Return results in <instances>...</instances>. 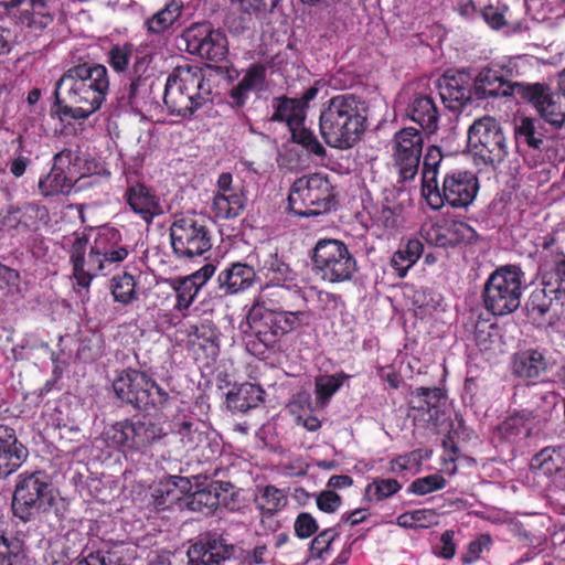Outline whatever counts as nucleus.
<instances>
[{
	"mask_svg": "<svg viewBox=\"0 0 565 565\" xmlns=\"http://www.w3.org/2000/svg\"><path fill=\"white\" fill-rule=\"evenodd\" d=\"M108 70L99 63H78L68 67L54 88L57 113L65 118L85 120L96 113L109 90Z\"/></svg>",
	"mask_w": 565,
	"mask_h": 565,
	"instance_id": "nucleus-1",
	"label": "nucleus"
},
{
	"mask_svg": "<svg viewBox=\"0 0 565 565\" xmlns=\"http://www.w3.org/2000/svg\"><path fill=\"white\" fill-rule=\"evenodd\" d=\"M365 103L354 94L331 97L322 105L319 130L326 143L335 149L353 148L366 130Z\"/></svg>",
	"mask_w": 565,
	"mask_h": 565,
	"instance_id": "nucleus-2",
	"label": "nucleus"
},
{
	"mask_svg": "<svg viewBox=\"0 0 565 565\" xmlns=\"http://www.w3.org/2000/svg\"><path fill=\"white\" fill-rule=\"evenodd\" d=\"M205 76L198 65L184 64L173 68L164 85L163 103L171 115L191 117L206 98Z\"/></svg>",
	"mask_w": 565,
	"mask_h": 565,
	"instance_id": "nucleus-3",
	"label": "nucleus"
},
{
	"mask_svg": "<svg viewBox=\"0 0 565 565\" xmlns=\"http://www.w3.org/2000/svg\"><path fill=\"white\" fill-rule=\"evenodd\" d=\"M116 397L139 411H162L168 407L171 396L146 372L127 367L116 372L113 381Z\"/></svg>",
	"mask_w": 565,
	"mask_h": 565,
	"instance_id": "nucleus-4",
	"label": "nucleus"
},
{
	"mask_svg": "<svg viewBox=\"0 0 565 565\" xmlns=\"http://www.w3.org/2000/svg\"><path fill=\"white\" fill-rule=\"evenodd\" d=\"M468 147L475 161L498 168L510 153V141L505 127L494 117L482 116L468 128Z\"/></svg>",
	"mask_w": 565,
	"mask_h": 565,
	"instance_id": "nucleus-5",
	"label": "nucleus"
},
{
	"mask_svg": "<svg viewBox=\"0 0 565 565\" xmlns=\"http://www.w3.org/2000/svg\"><path fill=\"white\" fill-rule=\"evenodd\" d=\"M525 274L520 266L505 265L497 268L483 287V303L493 316L514 312L521 303Z\"/></svg>",
	"mask_w": 565,
	"mask_h": 565,
	"instance_id": "nucleus-6",
	"label": "nucleus"
},
{
	"mask_svg": "<svg viewBox=\"0 0 565 565\" xmlns=\"http://www.w3.org/2000/svg\"><path fill=\"white\" fill-rule=\"evenodd\" d=\"M55 501L54 488L44 471L18 476L12 498L13 514L28 522L50 511Z\"/></svg>",
	"mask_w": 565,
	"mask_h": 565,
	"instance_id": "nucleus-7",
	"label": "nucleus"
},
{
	"mask_svg": "<svg viewBox=\"0 0 565 565\" xmlns=\"http://www.w3.org/2000/svg\"><path fill=\"white\" fill-rule=\"evenodd\" d=\"M166 435L161 424L146 415H135L114 423L105 431V440L125 454H143Z\"/></svg>",
	"mask_w": 565,
	"mask_h": 565,
	"instance_id": "nucleus-8",
	"label": "nucleus"
},
{
	"mask_svg": "<svg viewBox=\"0 0 565 565\" xmlns=\"http://www.w3.org/2000/svg\"><path fill=\"white\" fill-rule=\"evenodd\" d=\"M312 268L324 281H349L358 271V262L348 245L333 238H320L311 252Z\"/></svg>",
	"mask_w": 565,
	"mask_h": 565,
	"instance_id": "nucleus-9",
	"label": "nucleus"
},
{
	"mask_svg": "<svg viewBox=\"0 0 565 565\" xmlns=\"http://www.w3.org/2000/svg\"><path fill=\"white\" fill-rule=\"evenodd\" d=\"M332 185L328 178L313 173L297 179L288 195L290 212L297 216L319 215L331 209Z\"/></svg>",
	"mask_w": 565,
	"mask_h": 565,
	"instance_id": "nucleus-10",
	"label": "nucleus"
},
{
	"mask_svg": "<svg viewBox=\"0 0 565 565\" xmlns=\"http://www.w3.org/2000/svg\"><path fill=\"white\" fill-rule=\"evenodd\" d=\"M153 54L138 52L132 63L127 82L119 87L116 98L121 106L130 107L136 113L150 108L156 99L152 95L154 81L151 79Z\"/></svg>",
	"mask_w": 565,
	"mask_h": 565,
	"instance_id": "nucleus-11",
	"label": "nucleus"
},
{
	"mask_svg": "<svg viewBox=\"0 0 565 565\" xmlns=\"http://www.w3.org/2000/svg\"><path fill=\"white\" fill-rule=\"evenodd\" d=\"M479 190L477 177L468 171H454L447 173L443 185L438 182L433 188L426 190L423 198L427 205L435 211L444 205L452 209H467L475 200Z\"/></svg>",
	"mask_w": 565,
	"mask_h": 565,
	"instance_id": "nucleus-12",
	"label": "nucleus"
},
{
	"mask_svg": "<svg viewBox=\"0 0 565 565\" xmlns=\"http://www.w3.org/2000/svg\"><path fill=\"white\" fill-rule=\"evenodd\" d=\"M170 239L179 259L200 257L212 248V233L206 222L195 215L175 217L170 226Z\"/></svg>",
	"mask_w": 565,
	"mask_h": 565,
	"instance_id": "nucleus-13",
	"label": "nucleus"
},
{
	"mask_svg": "<svg viewBox=\"0 0 565 565\" xmlns=\"http://www.w3.org/2000/svg\"><path fill=\"white\" fill-rule=\"evenodd\" d=\"M515 65L508 60L492 61L475 76L473 95L478 100L519 95V85L527 83L512 82L516 75Z\"/></svg>",
	"mask_w": 565,
	"mask_h": 565,
	"instance_id": "nucleus-14",
	"label": "nucleus"
},
{
	"mask_svg": "<svg viewBox=\"0 0 565 565\" xmlns=\"http://www.w3.org/2000/svg\"><path fill=\"white\" fill-rule=\"evenodd\" d=\"M423 146V134L414 127H405L394 134L392 159L401 181L413 180L418 173Z\"/></svg>",
	"mask_w": 565,
	"mask_h": 565,
	"instance_id": "nucleus-15",
	"label": "nucleus"
},
{
	"mask_svg": "<svg viewBox=\"0 0 565 565\" xmlns=\"http://www.w3.org/2000/svg\"><path fill=\"white\" fill-rule=\"evenodd\" d=\"M63 248L68 255L73 277L82 288H89L93 279L104 270L102 262L94 254L88 236L84 232H74L64 237Z\"/></svg>",
	"mask_w": 565,
	"mask_h": 565,
	"instance_id": "nucleus-16",
	"label": "nucleus"
},
{
	"mask_svg": "<svg viewBox=\"0 0 565 565\" xmlns=\"http://www.w3.org/2000/svg\"><path fill=\"white\" fill-rule=\"evenodd\" d=\"M236 553L228 534L218 531L201 533L188 550V565H222Z\"/></svg>",
	"mask_w": 565,
	"mask_h": 565,
	"instance_id": "nucleus-17",
	"label": "nucleus"
},
{
	"mask_svg": "<svg viewBox=\"0 0 565 565\" xmlns=\"http://www.w3.org/2000/svg\"><path fill=\"white\" fill-rule=\"evenodd\" d=\"M188 50L201 58L222 62L228 53L225 33L215 30L210 23H196L184 32Z\"/></svg>",
	"mask_w": 565,
	"mask_h": 565,
	"instance_id": "nucleus-18",
	"label": "nucleus"
},
{
	"mask_svg": "<svg viewBox=\"0 0 565 565\" xmlns=\"http://www.w3.org/2000/svg\"><path fill=\"white\" fill-rule=\"evenodd\" d=\"M519 87V96L531 104L544 121L555 129H561L565 125V107L559 95L553 93L547 84L527 83Z\"/></svg>",
	"mask_w": 565,
	"mask_h": 565,
	"instance_id": "nucleus-19",
	"label": "nucleus"
},
{
	"mask_svg": "<svg viewBox=\"0 0 565 565\" xmlns=\"http://www.w3.org/2000/svg\"><path fill=\"white\" fill-rule=\"evenodd\" d=\"M556 401L557 396L554 392L543 391L536 385L516 386L513 394V404L518 407L515 411L537 427L542 422L547 420Z\"/></svg>",
	"mask_w": 565,
	"mask_h": 565,
	"instance_id": "nucleus-20",
	"label": "nucleus"
},
{
	"mask_svg": "<svg viewBox=\"0 0 565 565\" xmlns=\"http://www.w3.org/2000/svg\"><path fill=\"white\" fill-rule=\"evenodd\" d=\"M193 488L184 493L183 503L180 507L192 512H200L204 515L213 514L220 505V491L228 492L233 488L231 482L211 481L206 482V476H193Z\"/></svg>",
	"mask_w": 565,
	"mask_h": 565,
	"instance_id": "nucleus-21",
	"label": "nucleus"
},
{
	"mask_svg": "<svg viewBox=\"0 0 565 565\" xmlns=\"http://www.w3.org/2000/svg\"><path fill=\"white\" fill-rule=\"evenodd\" d=\"M437 87L444 105L451 111H461L475 97L472 76L466 70L445 72Z\"/></svg>",
	"mask_w": 565,
	"mask_h": 565,
	"instance_id": "nucleus-22",
	"label": "nucleus"
},
{
	"mask_svg": "<svg viewBox=\"0 0 565 565\" xmlns=\"http://www.w3.org/2000/svg\"><path fill=\"white\" fill-rule=\"evenodd\" d=\"M215 271L216 266L212 263H207L191 275L168 279V285L175 294L173 309L182 313L183 317H186L185 312L193 305L200 290L212 278Z\"/></svg>",
	"mask_w": 565,
	"mask_h": 565,
	"instance_id": "nucleus-23",
	"label": "nucleus"
},
{
	"mask_svg": "<svg viewBox=\"0 0 565 565\" xmlns=\"http://www.w3.org/2000/svg\"><path fill=\"white\" fill-rule=\"evenodd\" d=\"M318 93L319 88L317 86H310L299 98L288 96L274 98L271 120L285 122L289 131L299 126H303L309 103L317 97Z\"/></svg>",
	"mask_w": 565,
	"mask_h": 565,
	"instance_id": "nucleus-24",
	"label": "nucleus"
},
{
	"mask_svg": "<svg viewBox=\"0 0 565 565\" xmlns=\"http://www.w3.org/2000/svg\"><path fill=\"white\" fill-rule=\"evenodd\" d=\"M423 236L430 245L441 248L456 247L461 244H472L478 234L466 222L454 221L450 224H431L422 230Z\"/></svg>",
	"mask_w": 565,
	"mask_h": 565,
	"instance_id": "nucleus-25",
	"label": "nucleus"
},
{
	"mask_svg": "<svg viewBox=\"0 0 565 565\" xmlns=\"http://www.w3.org/2000/svg\"><path fill=\"white\" fill-rule=\"evenodd\" d=\"M246 198L243 191L233 186V175L223 172L217 179V192L213 198L212 211L216 218L237 217L245 209Z\"/></svg>",
	"mask_w": 565,
	"mask_h": 565,
	"instance_id": "nucleus-26",
	"label": "nucleus"
},
{
	"mask_svg": "<svg viewBox=\"0 0 565 565\" xmlns=\"http://www.w3.org/2000/svg\"><path fill=\"white\" fill-rule=\"evenodd\" d=\"M551 369L550 359L537 349L516 352L512 358V374L526 381V385L543 383Z\"/></svg>",
	"mask_w": 565,
	"mask_h": 565,
	"instance_id": "nucleus-27",
	"label": "nucleus"
},
{
	"mask_svg": "<svg viewBox=\"0 0 565 565\" xmlns=\"http://www.w3.org/2000/svg\"><path fill=\"white\" fill-rule=\"evenodd\" d=\"M90 246L94 254L100 259L104 269L124 262L129 255L128 248L122 245L120 231L111 226L98 228Z\"/></svg>",
	"mask_w": 565,
	"mask_h": 565,
	"instance_id": "nucleus-28",
	"label": "nucleus"
},
{
	"mask_svg": "<svg viewBox=\"0 0 565 565\" xmlns=\"http://www.w3.org/2000/svg\"><path fill=\"white\" fill-rule=\"evenodd\" d=\"M447 396L439 387H417L411 406L424 422L438 426L445 416Z\"/></svg>",
	"mask_w": 565,
	"mask_h": 565,
	"instance_id": "nucleus-29",
	"label": "nucleus"
},
{
	"mask_svg": "<svg viewBox=\"0 0 565 565\" xmlns=\"http://www.w3.org/2000/svg\"><path fill=\"white\" fill-rule=\"evenodd\" d=\"M259 301L268 312H276L285 308H294L299 305H306L307 298L305 291L292 282L282 285H264L259 294Z\"/></svg>",
	"mask_w": 565,
	"mask_h": 565,
	"instance_id": "nucleus-30",
	"label": "nucleus"
},
{
	"mask_svg": "<svg viewBox=\"0 0 565 565\" xmlns=\"http://www.w3.org/2000/svg\"><path fill=\"white\" fill-rule=\"evenodd\" d=\"M28 456L29 450L19 441L15 430L0 425V480L15 472Z\"/></svg>",
	"mask_w": 565,
	"mask_h": 565,
	"instance_id": "nucleus-31",
	"label": "nucleus"
},
{
	"mask_svg": "<svg viewBox=\"0 0 565 565\" xmlns=\"http://www.w3.org/2000/svg\"><path fill=\"white\" fill-rule=\"evenodd\" d=\"M124 199L129 209L146 223H151L163 212L158 196L145 183L128 185Z\"/></svg>",
	"mask_w": 565,
	"mask_h": 565,
	"instance_id": "nucleus-32",
	"label": "nucleus"
},
{
	"mask_svg": "<svg viewBox=\"0 0 565 565\" xmlns=\"http://www.w3.org/2000/svg\"><path fill=\"white\" fill-rule=\"evenodd\" d=\"M405 114L426 134H434L438 129L439 110L430 94L415 93L407 104Z\"/></svg>",
	"mask_w": 565,
	"mask_h": 565,
	"instance_id": "nucleus-33",
	"label": "nucleus"
},
{
	"mask_svg": "<svg viewBox=\"0 0 565 565\" xmlns=\"http://www.w3.org/2000/svg\"><path fill=\"white\" fill-rule=\"evenodd\" d=\"M266 81V68L260 63L248 66L242 78L228 92V104L233 108H243L250 94L263 90Z\"/></svg>",
	"mask_w": 565,
	"mask_h": 565,
	"instance_id": "nucleus-34",
	"label": "nucleus"
},
{
	"mask_svg": "<svg viewBox=\"0 0 565 565\" xmlns=\"http://www.w3.org/2000/svg\"><path fill=\"white\" fill-rule=\"evenodd\" d=\"M398 195L399 192L395 189L386 190L372 216L373 223L388 234L396 232L405 222V205L398 200Z\"/></svg>",
	"mask_w": 565,
	"mask_h": 565,
	"instance_id": "nucleus-35",
	"label": "nucleus"
},
{
	"mask_svg": "<svg viewBox=\"0 0 565 565\" xmlns=\"http://www.w3.org/2000/svg\"><path fill=\"white\" fill-rule=\"evenodd\" d=\"M257 279L256 270L253 266L235 262L228 264L217 276L218 288L225 295H236L243 292L255 284Z\"/></svg>",
	"mask_w": 565,
	"mask_h": 565,
	"instance_id": "nucleus-36",
	"label": "nucleus"
},
{
	"mask_svg": "<svg viewBox=\"0 0 565 565\" xmlns=\"http://www.w3.org/2000/svg\"><path fill=\"white\" fill-rule=\"evenodd\" d=\"M193 488L190 478L181 476H167L152 488L151 495L158 509H166L173 503H183L184 493Z\"/></svg>",
	"mask_w": 565,
	"mask_h": 565,
	"instance_id": "nucleus-37",
	"label": "nucleus"
},
{
	"mask_svg": "<svg viewBox=\"0 0 565 565\" xmlns=\"http://www.w3.org/2000/svg\"><path fill=\"white\" fill-rule=\"evenodd\" d=\"M514 141L518 148L524 146L540 152L547 148L545 129L537 119L532 117H521L515 121Z\"/></svg>",
	"mask_w": 565,
	"mask_h": 565,
	"instance_id": "nucleus-38",
	"label": "nucleus"
},
{
	"mask_svg": "<svg viewBox=\"0 0 565 565\" xmlns=\"http://www.w3.org/2000/svg\"><path fill=\"white\" fill-rule=\"evenodd\" d=\"M540 427L535 426L526 417L522 416L518 411L508 416L494 429V434L501 439L510 444H520L537 433Z\"/></svg>",
	"mask_w": 565,
	"mask_h": 565,
	"instance_id": "nucleus-39",
	"label": "nucleus"
},
{
	"mask_svg": "<svg viewBox=\"0 0 565 565\" xmlns=\"http://www.w3.org/2000/svg\"><path fill=\"white\" fill-rule=\"evenodd\" d=\"M257 278L264 279V285H282L295 280V273L277 253H268L258 258Z\"/></svg>",
	"mask_w": 565,
	"mask_h": 565,
	"instance_id": "nucleus-40",
	"label": "nucleus"
},
{
	"mask_svg": "<svg viewBox=\"0 0 565 565\" xmlns=\"http://www.w3.org/2000/svg\"><path fill=\"white\" fill-rule=\"evenodd\" d=\"M286 503L287 497L282 490L271 484L264 487L257 501V508L260 510L262 514V525L271 531H276L277 527H279V521L275 519V514L280 511Z\"/></svg>",
	"mask_w": 565,
	"mask_h": 565,
	"instance_id": "nucleus-41",
	"label": "nucleus"
},
{
	"mask_svg": "<svg viewBox=\"0 0 565 565\" xmlns=\"http://www.w3.org/2000/svg\"><path fill=\"white\" fill-rule=\"evenodd\" d=\"M264 390L253 383H244L236 390L228 392L226 397L227 407L232 412L246 413L258 407L264 402Z\"/></svg>",
	"mask_w": 565,
	"mask_h": 565,
	"instance_id": "nucleus-42",
	"label": "nucleus"
},
{
	"mask_svg": "<svg viewBox=\"0 0 565 565\" xmlns=\"http://www.w3.org/2000/svg\"><path fill=\"white\" fill-rule=\"evenodd\" d=\"M182 11L183 3L181 1H169L161 10L145 21L148 33L159 35L169 31L179 20Z\"/></svg>",
	"mask_w": 565,
	"mask_h": 565,
	"instance_id": "nucleus-43",
	"label": "nucleus"
},
{
	"mask_svg": "<svg viewBox=\"0 0 565 565\" xmlns=\"http://www.w3.org/2000/svg\"><path fill=\"white\" fill-rule=\"evenodd\" d=\"M138 52L148 51L136 49L130 42L114 44L106 53V62L115 73L129 75Z\"/></svg>",
	"mask_w": 565,
	"mask_h": 565,
	"instance_id": "nucleus-44",
	"label": "nucleus"
},
{
	"mask_svg": "<svg viewBox=\"0 0 565 565\" xmlns=\"http://www.w3.org/2000/svg\"><path fill=\"white\" fill-rule=\"evenodd\" d=\"M531 468L553 476L565 468V446L545 447L531 460Z\"/></svg>",
	"mask_w": 565,
	"mask_h": 565,
	"instance_id": "nucleus-45",
	"label": "nucleus"
},
{
	"mask_svg": "<svg viewBox=\"0 0 565 565\" xmlns=\"http://www.w3.org/2000/svg\"><path fill=\"white\" fill-rule=\"evenodd\" d=\"M255 313L252 312L249 317L253 319L250 327L255 330L257 340L267 349H274L284 337L280 328L278 329L277 317L274 312L263 315L258 321L255 320Z\"/></svg>",
	"mask_w": 565,
	"mask_h": 565,
	"instance_id": "nucleus-46",
	"label": "nucleus"
},
{
	"mask_svg": "<svg viewBox=\"0 0 565 565\" xmlns=\"http://www.w3.org/2000/svg\"><path fill=\"white\" fill-rule=\"evenodd\" d=\"M218 330L210 321L195 326L189 333V344L192 348L199 347L207 355L215 358L218 354Z\"/></svg>",
	"mask_w": 565,
	"mask_h": 565,
	"instance_id": "nucleus-47",
	"label": "nucleus"
},
{
	"mask_svg": "<svg viewBox=\"0 0 565 565\" xmlns=\"http://www.w3.org/2000/svg\"><path fill=\"white\" fill-rule=\"evenodd\" d=\"M52 164L54 166V171L61 172L62 175L70 179V183L73 186L82 175V159L78 150L64 148L54 154Z\"/></svg>",
	"mask_w": 565,
	"mask_h": 565,
	"instance_id": "nucleus-48",
	"label": "nucleus"
},
{
	"mask_svg": "<svg viewBox=\"0 0 565 565\" xmlns=\"http://www.w3.org/2000/svg\"><path fill=\"white\" fill-rule=\"evenodd\" d=\"M31 10L23 15L26 26L34 33L44 32L55 19V12L46 0L32 1Z\"/></svg>",
	"mask_w": 565,
	"mask_h": 565,
	"instance_id": "nucleus-49",
	"label": "nucleus"
},
{
	"mask_svg": "<svg viewBox=\"0 0 565 565\" xmlns=\"http://www.w3.org/2000/svg\"><path fill=\"white\" fill-rule=\"evenodd\" d=\"M21 231L35 232L50 223L51 217L45 205L35 202H26L19 206Z\"/></svg>",
	"mask_w": 565,
	"mask_h": 565,
	"instance_id": "nucleus-50",
	"label": "nucleus"
},
{
	"mask_svg": "<svg viewBox=\"0 0 565 565\" xmlns=\"http://www.w3.org/2000/svg\"><path fill=\"white\" fill-rule=\"evenodd\" d=\"M306 308L307 303L299 305L298 302L296 307L291 309L285 308L282 310L274 312L278 320V326L276 327L278 329L280 328L284 335L305 326H309L311 313L308 310H306Z\"/></svg>",
	"mask_w": 565,
	"mask_h": 565,
	"instance_id": "nucleus-51",
	"label": "nucleus"
},
{
	"mask_svg": "<svg viewBox=\"0 0 565 565\" xmlns=\"http://www.w3.org/2000/svg\"><path fill=\"white\" fill-rule=\"evenodd\" d=\"M38 188L41 195L50 198L61 194L68 195L74 186L70 183V179L62 175L61 172L54 171L52 164L51 170L39 179Z\"/></svg>",
	"mask_w": 565,
	"mask_h": 565,
	"instance_id": "nucleus-52",
	"label": "nucleus"
},
{
	"mask_svg": "<svg viewBox=\"0 0 565 565\" xmlns=\"http://www.w3.org/2000/svg\"><path fill=\"white\" fill-rule=\"evenodd\" d=\"M350 377L351 375L343 371L316 377L315 394L318 403L326 404L329 402L330 398L341 388L344 381Z\"/></svg>",
	"mask_w": 565,
	"mask_h": 565,
	"instance_id": "nucleus-53",
	"label": "nucleus"
},
{
	"mask_svg": "<svg viewBox=\"0 0 565 565\" xmlns=\"http://www.w3.org/2000/svg\"><path fill=\"white\" fill-rule=\"evenodd\" d=\"M441 160V149L437 146H429L423 159L422 195L438 182L437 174Z\"/></svg>",
	"mask_w": 565,
	"mask_h": 565,
	"instance_id": "nucleus-54",
	"label": "nucleus"
},
{
	"mask_svg": "<svg viewBox=\"0 0 565 565\" xmlns=\"http://www.w3.org/2000/svg\"><path fill=\"white\" fill-rule=\"evenodd\" d=\"M555 298L556 289L547 287L535 288L526 301L527 313L533 319L543 318L550 311Z\"/></svg>",
	"mask_w": 565,
	"mask_h": 565,
	"instance_id": "nucleus-55",
	"label": "nucleus"
},
{
	"mask_svg": "<svg viewBox=\"0 0 565 565\" xmlns=\"http://www.w3.org/2000/svg\"><path fill=\"white\" fill-rule=\"evenodd\" d=\"M136 287L135 277L128 273L114 276L110 281L111 295L115 301L122 305H129L138 299Z\"/></svg>",
	"mask_w": 565,
	"mask_h": 565,
	"instance_id": "nucleus-56",
	"label": "nucleus"
},
{
	"mask_svg": "<svg viewBox=\"0 0 565 565\" xmlns=\"http://www.w3.org/2000/svg\"><path fill=\"white\" fill-rule=\"evenodd\" d=\"M11 145H15V149L8 161V168L10 173L14 178L19 179L25 174L28 168L32 164V152L26 149L24 139L21 135L13 139Z\"/></svg>",
	"mask_w": 565,
	"mask_h": 565,
	"instance_id": "nucleus-57",
	"label": "nucleus"
},
{
	"mask_svg": "<svg viewBox=\"0 0 565 565\" xmlns=\"http://www.w3.org/2000/svg\"><path fill=\"white\" fill-rule=\"evenodd\" d=\"M77 565H125V563L117 552L103 544L97 548L86 546Z\"/></svg>",
	"mask_w": 565,
	"mask_h": 565,
	"instance_id": "nucleus-58",
	"label": "nucleus"
},
{
	"mask_svg": "<svg viewBox=\"0 0 565 565\" xmlns=\"http://www.w3.org/2000/svg\"><path fill=\"white\" fill-rule=\"evenodd\" d=\"M290 132V140L294 143L301 146V148L308 153L316 157H324L327 153L326 148L319 141L315 132L303 126H299L292 129Z\"/></svg>",
	"mask_w": 565,
	"mask_h": 565,
	"instance_id": "nucleus-59",
	"label": "nucleus"
},
{
	"mask_svg": "<svg viewBox=\"0 0 565 565\" xmlns=\"http://www.w3.org/2000/svg\"><path fill=\"white\" fill-rule=\"evenodd\" d=\"M402 489L398 480L393 478H374L365 488V497L370 501H383Z\"/></svg>",
	"mask_w": 565,
	"mask_h": 565,
	"instance_id": "nucleus-60",
	"label": "nucleus"
},
{
	"mask_svg": "<svg viewBox=\"0 0 565 565\" xmlns=\"http://www.w3.org/2000/svg\"><path fill=\"white\" fill-rule=\"evenodd\" d=\"M446 479L439 473L428 475L415 479L408 487L407 491L416 495H425L446 487Z\"/></svg>",
	"mask_w": 565,
	"mask_h": 565,
	"instance_id": "nucleus-61",
	"label": "nucleus"
},
{
	"mask_svg": "<svg viewBox=\"0 0 565 565\" xmlns=\"http://www.w3.org/2000/svg\"><path fill=\"white\" fill-rule=\"evenodd\" d=\"M431 451L426 449H415L405 455H399L396 458L392 459L391 470L393 472H403L413 467H419L423 460L428 459Z\"/></svg>",
	"mask_w": 565,
	"mask_h": 565,
	"instance_id": "nucleus-62",
	"label": "nucleus"
},
{
	"mask_svg": "<svg viewBox=\"0 0 565 565\" xmlns=\"http://www.w3.org/2000/svg\"><path fill=\"white\" fill-rule=\"evenodd\" d=\"M340 536L338 526H332L319 532L310 543V552L317 558H323L330 551L331 544Z\"/></svg>",
	"mask_w": 565,
	"mask_h": 565,
	"instance_id": "nucleus-63",
	"label": "nucleus"
},
{
	"mask_svg": "<svg viewBox=\"0 0 565 565\" xmlns=\"http://www.w3.org/2000/svg\"><path fill=\"white\" fill-rule=\"evenodd\" d=\"M22 542L0 535V565H20Z\"/></svg>",
	"mask_w": 565,
	"mask_h": 565,
	"instance_id": "nucleus-64",
	"label": "nucleus"
}]
</instances>
